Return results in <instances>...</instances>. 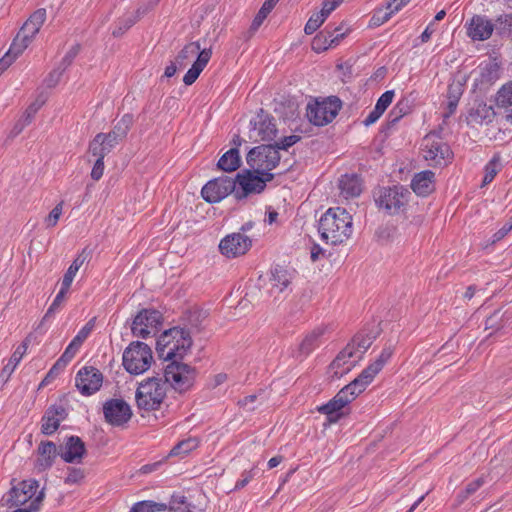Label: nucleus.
I'll return each mask as SVG.
<instances>
[{
  "instance_id": "nucleus-1",
  "label": "nucleus",
  "mask_w": 512,
  "mask_h": 512,
  "mask_svg": "<svg viewBox=\"0 0 512 512\" xmlns=\"http://www.w3.org/2000/svg\"><path fill=\"white\" fill-rule=\"evenodd\" d=\"M352 216L341 207L329 208L320 218L318 231L327 244L338 245L352 235Z\"/></svg>"
},
{
  "instance_id": "nucleus-2",
  "label": "nucleus",
  "mask_w": 512,
  "mask_h": 512,
  "mask_svg": "<svg viewBox=\"0 0 512 512\" xmlns=\"http://www.w3.org/2000/svg\"><path fill=\"white\" fill-rule=\"evenodd\" d=\"M191 346L192 338L189 331L174 327L160 335L156 343V350L161 358L172 362L182 359Z\"/></svg>"
},
{
  "instance_id": "nucleus-3",
  "label": "nucleus",
  "mask_w": 512,
  "mask_h": 512,
  "mask_svg": "<svg viewBox=\"0 0 512 512\" xmlns=\"http://www.w3.org/2000/svg\"><path fill=\"white\" fill-rule=\"evenodd\" d=\"M375 337V335L364 334L362 332L355 335L351 343H349L333 360L331 367L335 369V374L342 376L349 372L372 345Z\"/></svg>"
},
{
  "instance_id": "nucleus-4",
  "label": "nucleus",
  "mask_w": 512,
  "mask_h": 512,
  "mask_svg": "<svg viewBox=\"0 0 512 512\" xmlns=\"http://www.w3.org/2000/svg\"><path fill=\"white\" fill-rule=\"evenodd\" d=\"M365 389L366 387L355 378L326 404L318 406L317 411L326 415L329 422H337L344 415L343 409L354 401Z\"/></svg>"
},
{
  "instance_id": "nucleus-5",
  "label": "nucleus",
  "mask_w": 512,
  "mask_h": 512,
  "mask_svg": "<svg viewBox=\"0 0 512 512\" xmlns=\"http://www.w3.org/2000/svg\"><path fill=\"white\" fill-rule=\"evenodd\" d=\"M166 397V384L163 378L156 376L142 381L135 394L136 404L139 410H158Z\"/></svg>"
},
{
  "instance_id": "nucleus-6",
  "label": "nucleus",
  "mask_w": 512,
  "mask_h": 512,
  "mask_svg": "<svg viewBox=\"0 0 512 512\" xmlns=\"http://www.w3.org/2000/svg\"><path fill=\"white\" fill-rule=\"evenodd\" d=\"M421 151L425 161L433 167L447 166L453 158L450 146L437 132H430L422 139Z\"/></svg>"
},
{
  "instance_id": "nucleus-7",
  "label": "nucleus",
  "mask_w": 512,
  "mask_h": 512,
  "mask_svg": "<svg viewBox=\"0 0 512 512\" xmlns=\"http://www.w3.org/2000/svg\"><path fill=\"white\" fill-rule=\"evenodd\" d=\"M152 361V350L144 342L133 341L123 352V366L132 375H140L146 372L150 368Z\"/></svg>"
},
{
  "instance_id": "nucleus-8",
  "label": "nucleus",
  "mask_w": 512,
  "mask_h": 512,
  "mask_svg": "<svg viewBox=\"0 0 512 512\" xmlns=\"http://www.w3.org/2000/svg\"><path fill=\"white\" fill-rule=\"evenodd\" d=\"M342 108V101L337 96H329L309 102L306 116L310 123L322 127L331 123Z\"/></svg>"
},
{
  "instance_id": "nucleus-9",
  "label": "nucleus",
  "mask_w": 512,
  "mask_h": 512,
  "mask_svg": "<svg viewBox=\"0 0 512 512\" xmlns=\"http://www.w3.org/2000/svg\"><path fill=\"white\" fill-rule=\"evenodd\" d=\"M196 375L197 371L194 367L174 360L166 366L163 380L175 391L183 393L194 385Z\"/></svg>"
},
{
  "instance_id": "nucleus-10",
  "label": "nucleus",
  "mask_w": 512,
  "mask_h": 512,
  "mask_svg": "<svg viewBox=\"0 0 512 512\" xmlns=\"http://www.w3.org/2000/svg\"><path fill=\"white\" fill-rule=\"evenodd\" d=\"M248 165L257 174L271 173L280 162V153L271 144L260 145L251 149L246 157Z\"/></svg>"
},
{
  "instance_id": "nucleus-11",
  "label": "nucleus",
  "mask_w": 512,
  "mask_h": 512,
  "mask_svg": "<svg viewBox=\"0 0 512 512\" xmlns=\"http://www.w3.org/2000/svg\"><path fill=\"white\" fill-rule=\"evenodd\" d=\"M273 178L274 174L272 173L257 174L255 170H244L238 173L235 180L239 187H236L235 198L242 200L249 194L261 193L265 189L266 183Z\"/></svg>"
},
{
  "instance_id": "nucleus-12",
  "label": "nucleus",
  "mask_w": 512,
  "mask_h": 512,
  "mask_svg": "<svg viewBox=\"0 0 512 512\" xmlns=\"http://www.w3.org/2000/svg\"><path fill=\"white\" fill-rule=\"evenodd\" d=\"M46 19V10H36L28 20L23 24L20 31L12 42V51L16 54H22V52L29 46L34 39L35 35L39 32L43 23Z\"/></svg>"
},
{
  "instance_id": "nucleus-13",
  "label": "nucleus",
  "mask_w": 512,
  "mask_h": 512,
  "mask_svg": "<svg viewBox=\"0 0 512 512\" xmlns=\"http://www.w3.org/2000/svg\"><path fill=\"white\" fill-rule=\"evenodd\" d=\"M235 191L236 180L228 176H222L208 181L201 189V196L207 203L214 204L231 193L235 196Z\"/></svg>"
},
{
  "instance_id": "nucleus-14",
  "label": "nucleus",
  "mask_w": 512,
  "mask_h": 512,
  "mask_svg": "<svg viewBox=\"0 0 512 512\" xmlns=\"http://www.w3.org/2000/svg\"><path fill=\"white\" fill-rule=\"evenodd\" d=\"M162 324V314L155 309H143L135 316L131 331L133 336L146 339Z\"/></svg>"
},
{
  "instance_id": "nucleus-15",
  "label": "nucleus",
  "mask_w": 512,
  "mask_h": 512,
  "mask_svg": "<svg viewBox=\"0 0 512 512\" xmlns=\"http://www.w3.org/2000/svg\"><path fill=\"white\" fill-rule=\"evenodd\" d=\"M250 139L254 142L272 141L276 137L277 128L274 118L266 113L263 109L250 120Z\"/></svg>"
},
{
  "instance_id": "nucleus-16",
  "label": "nucleus",
  "mask_w": 512,
  "mask_h": 512,
  "mask_svg": "<svg viewBox=\"0 0 512 512\" xmlns=\"http://www.w3.org/2000/svg\"><path fill=\"white\" fill-rule=\"evenodd\" d=\"M410 194L403 186L384 188L376 202L389 214H396L407 204Z\"/></svg>"
},
{
  "instance_id": "nucleus-17",
  "label": "nucleus",
  "mask_w": 512,
  "mask_h": 512,
  "mask_svg": "<svg viewBox=\"0 0 512 512\" xmlns=\"http://www.w3.org/2000/svg\"><path fill=\"white\" fill-rule=\"evenodd\" d=\"M252 247V240L241 232L225 236L219 243V250L227 258H236L246 254Z\"/></svg>"
},
{
  "instance_id": "nucleus-18",
  "label": "nucleus",
  "mask_w": 512,
  "mask_h": 512,
  "mask_svg": "<svg viewBox=\"0 0 512 512\" xmlns=\"http://www.w3.org/2000/svg\"><path fill=\"white\" fill-rule=\"evenodd\" d=\"M38 488V481L34 479L23 480L18 485L13 486L4 499L11 507L25 505L35 499Z\"/></svg>"
},
{
  "instance_id": "nucleus-19",
  "label": "nucleus",
  "mask_w": 512,
  "mask_h": 512,
  "mask_svg": "<svg viewBox=\"0 0 512 512\" xmlns=\"http://www.w3.org/2000/svg\"><path fill=\"white\" fill-rule=\"evenodd\" d=\"M105 421L112 426H123L132 417V410L123 399H109L103 404Z\"/></svg>"
},
{
  "instance_id": "nucleus-20",
  "label": "nucleus",
  "mask_w": 512,
  "mask_h": 512,
  "mask_svg": "<svg viewBox=\"0 0 512 512\" xmlns=\"http://www.w3.org/2000/svg\"><path fill=\"white\" fill-rule=\"evenodd\" d=\"M102 383V373L92 366L81 368L75 378V385L84 396H90L96 393L101 388Z\"/></svg>"
},
{
  "instance_id": "nucleus-21",
  "label": "nucleus",
  "mask_w": 512,
  "mask_h": 512,
  "mask_svg": "<svg viewBox=\"0 0 512 512\" xmlns=\"http://www.w3.org/2000/svg\"><path fill=\"white\" fill-rule=\"evenodd\" d=\"M465 26L467 36L473 41H485L494 31L493 22L484 15H474Z\"/></svg>"
},
{
  "instance_id": "nucleus-22",
  "label": "nucleus",
  "mask_w": 512,
  "mask_h": 512,
  "mask_svg": "<svg viewBox=\"0 0 512 512\" xmlns=\"http://www.w3.org/2000/svg\"><path fill=\"white\" fill-rule=\"evenodd\" d=\"M85 454V443L78 436L68 437L59 451V455L66 463H80Z\"/></svg>"
},
{
  "instance_id": "nucleus-23",
  "label": "nucleus",
  "mask_w": 512,
  "mask_h": 512,
  "mask_svg": "<svg viewBox=\"0 0 512 512\" xmlns=\"http://www.w3.org/2000/svg\"><path fill=\"white\" fill-rule=\"evenodd\" d=\"M67 417L66 409L61 405H52L44 413L41 419V432L52 435L59 428L60 423Z\"/></svg>"
},
{
  "instance_id": "nucleus-24",
  "label": "nucleus",
  "mask_w": 512,
  "mask_h": 512,
  "mask_svg": "<svg viewBox=\"0 0 512 512\" xmlns=\"http://www.w3.org/2000/svg\"><path fill=\"white\" fill-rule=\"evenodd\" d=\"M392 355L391 348H384L379 357L368 367H366L357 377V379L367 387L374 379V377L382 370L386 362Z\"/></svg>"
},
{
  "instance_id": "nucleus-25",
  "label": "nucleus",
  "mask_w": 512,
  "mask_h": 512,
  "mask_svg": "<svg viewBox=\"0 0 512 512\" xmlns=\"http://www.w3.org/2000/svg\"><path fill=\"white\" fill-rule=\"evenodd\" d=\"M412 190L419 196H427L435 189V173L424 170L416 173L411 181Z\"/></svg>"
},
{
  "instance_id": "nucleus-26",
  "label": "nucleus",
  "mask_w": 512,
  "mask_h": 512,
  "mask_svg": "<svg viewBox=\"0 0 512 512\" xmlns=\"http://www.w3.org/2000/svg\"><path fill=\"white\" fill-rule=\"evenodd\" d=\"M495 117V111L491 105L484 102L475 103L468 112V123L470 124H489Z\"/></svg>"
},
{
  "instance_id": "nucleus-27",
  "label": "nucleus",
  "mask_w": 512,
  "mask_h": 512,
  "mask_svg": "<svg viewBox=\"0 0 512 512\" xmlns=\"http://www.w3.org/2000/svg\"><path fill=\"white\" fill-rule=\"evenodd\" d=\"M495 104L503 110L506 121L512 124V81L506 82L498 89Z\"/></svg>"
},
{
  "instance_id": "nucleus-28",
  "label": "nucleus",
  "mask_w": 512,
  "mask_h": 512,
  "mask_svg": "<svg viewBox=\"0 0 512 512\" xmlns=\"http://www.w3.org/2000/svg\"><path fill=\"white\" fill-rule=\"evenodd\" d=\"M212 56V49L211 48H204L199 53L197 59L192 64L191 68L186 72V74L183 77V82L185 85L189 86L192 85L201 72L204 70L206 65L208 64L210 58Z\"/></svg>"
},
{
  "instance_id": "nucleus-29",
  "label": "nucleus",
  "mask_w": 512,
  "mask_h": 512,
  "mask_svg": "<svg viewBox=\"0 0 512 512\" xmlns=\"http://www.w3.org/2000/svg\"><path fill=\"white\" fill-rule=\"evenodd\" d=\"M38 452V459L36 462V468L39 471H44L48 468H50L56 456L59 454L57 452L56 445L51 441H44L41 442L37 449Z\"/></svg>"
},
{
  "instance_id": "nucleus-30",
  "label": "nucleus",
  "mask_w": 512,
  "mask_h": 512,
  "mask_svg": "<svg viewBox=\"0 0 512 512\" xmlns=\"http://www.w3.org/2000/svg\"><path fill=\"white\" fill-rule=\"evenodd\" d=\"M270 293L272 295L283 292L291 282L290 273L281 266H276L270 273Z\"/></svg>"
},
{
  "instance_id": "nucleus-31",
  "label": "nucleus",
  "mask_w": 512,
  "mask_h": 512,
  "mask_svg": "<svg viewBox=\"0 0 512 512\" xmlns=\"http://www.w3.org/2000/svg\"><path fill=\"white\" fill-rule=\"evenodd\" d=\"M339 189L341 195L348 199L357 197L362 191L361 181L355 174H345L339 179Z\"/></svg>"
},
{
  "instance_id": "nucleus-32",
  "label": "nucleus",
  "mask_w": 512,
  "mask_h": 512,
  "mask_svg": "<svg viewBox=\"0 0 512 512\" xmlns=\"http://www.w3.org/2000/svg\"><path fill=\"white\" fill-rule=\"evenodd\" d=\"M28 348V339L24 340L21 345H19L15 351L13 352L12 356L8 360V363L3 367L0 378L7 382L18 364L20 363L23 355L26 353Z\"/></svg>"
},
{
  "instance_id": "nucleus-33",
  "label": "nucleus",
  "mask_w": 512,
  "mask_h": 512,
  "mask_svg": "<svg viewBox=\"0 0 512 512\" xmlns=\"http://www.w3.org/2000/svg\"><path fill=\"white\" fill-rule=\"evenodd\" d=\"M325 330L326 329L323 327H318L307 334L299 346L300 352L307 356L319 347L322 342L321 337L324 335Z\"/></svg>"
},
{
  "instance_id": "nucleus-34",
  "label": "nucleus",
  "mask_w": 512,
  "mask_h": 512,
  "mask_svg": "<svg viewBox=\"0 0 512 512\" xmlns=\"http://www.w3.org/2000/svg\"><path fill=\"white\" fill-rule=\"evenodd\" d=\"M240 164L241 158L239 150L237 148H231L220 157L217 167L225 172H233L240 167Z\"/></svg>"
},
{
  "instance_id": "nucleus-35",
  "label": "nucleus",
  "mask_w": 512,
  "mask_h": 512,
  "mask_svg": "<svg viewBox=\"0 0 512 512\" xmlns=\"http://www.w3.org/2000/svg\"><path fill=\"white\" fill-rule=\"evenodd\" d=\"M132 125V117L128 114L124 115L121 120L114 126L113 130L105 134L112 144L117 145L120 140L126 137Z\"/></svg>"
},
{
  "instance_id": "nucleus-36",
  "label": "nucleus",
  "mask_w": 512,
  "mask_h": 512,
  "mask_svg": "<svg viewBox=\"0 0 512 512\" xmlns=\"http://www.w3.org/2000/svg\"><path fill=\"white\" fill-rule=\"evenodd\" d=\"M88 253L86 250H82L81 253H79L76 258L73 260L72 264L67 269L66 273L63 276L61 285L64 286V288L71 287V284L74 280V277L76 276L77 272L79 271L80 267L85 263V261L88 258Z\"/></svg>"
},
{
  "instance_id": "nucleus-37",
  "label": "nucleus",
  "mask_w": 512,
  "mask_h": 512,
  "mask_svg": "<svg viewBox=\"0 0 512 512\" xmlns=\"http://www.w3.org/2000/svg\"><path fill=\"white\" fill-rule=\"evenodd\" d=\"M70 288L66 287L64 288L63 285H61L60 287V290L58 291L56 297L54 298L52 304L49 306V308L47 309L45 315L43 316L42 320L40 321L37 329L40 330L44 324L48 321H50L51 319H53L55 313L57 311H59L63 301H64V298L67 294V292L69 291Z\"/></svg>"
},
{
  "instance_id": "nucleus-38",
  "label": "nucleus",
  "mask_w": 512,
  "mask_h": 512,
  "mask_svg": "<svg viewBox=\"0 0 512 512\" xmlns=\"http://www.w3.org/2000/svg\"><path fill=\"white\" fill-rule=\"evenodd\" d=\"M201 51L202 50L199 42L188 43L176 56V63L179 67H185L188 60L196 55L198 56Z\"/></svg>"
},
{
  "instance_id": "nucleus-39",
  "label": "nucleus",
  "mask_w": 512,
  "mask_h": 512,
  "mask_svg": "<svg viewBox=\"0 0 512 512\" xmlns=\"http://www.w3.org/2000/svg\"><path fill=\"white\" fill-rule=\"evenodd\" d=\"M410 111L408 101L401 100L392 108L387 117V125L389 128L395 126L400 119L407 115Z\"/></svg>"
},
{
  "instance_id": "nucleus-40",
  "label": "nucleus",
  "mask_w": 512,
  "mask_h": 512,
  "mask_svg": "<svg viewBox=\"0 0 512 512\" xmlns=\"http://www.w3.org/2000/svg\"><path fill=\"white\" fill-rule=\"evenodd\" d=\"M198 440L196 438H188L178 442L169 452V456L185 457L198 447Z\"/></svg>"
},
{
  "instance_id": "nucleus-41",
  "label": "nucleus",
  "mask_w": 512,
  "mask_h": 512,
  "mask_svg": "<svg viewBox=\"0 0 512 512\" xmlns=\"http://www.w3.org/2000/svg\"><path fill=\"white\" fill-rule=\"evenodd\" d=\"M168 506L165 503L155 502L153 500H144L135 503L129 512H161Z\"/></svg>"
},
{
  "instance_id": "nucleus-42",
  "label": "nucleus",
  "mask_w": 512,
  "mask_h": 512,
  "mask_svg": "<svg viewBox=\"0 0 512 512\" xmlns=\"http://www.w3.org/2000/svg\"><path fill=\"white\" fill-rule=\"evenodd\" d=\"M493 24L499 35L510 36L512 34V14L498 16Z\"/></svg>"
},
{
  "instance_id": "nucleus-43",
  "label": "nucleus",
  "mask_w": 512,
  "mask_h": 512,
  "mask_svg": "<svg viewBox=\"0 0 512 512\" xmlns=\"http://www.w3.org/2000/svg\"><path fill=\"white\" fill-rule=\"evenodd\" d=\"M409 1L410 0H391L387 4V7H386V9L389 10V12H384V14L382 16H380L379 15L381 13V11H380V12H378V14H375L373 16V19H375L377 17V21H379L382 24V23L388 21L393 14L400 11L402 9V7H404Z\"/></svg>"
},
{
  "instance_id": "nucleus-44",
  "label": "nucleus",
  "mask_w": 512,
  "mask_h": 512,
  "mask_svg": "<svg viewBox=\"0 0 512 512\" xmlns=\"http://www.w3.org/2000/svg\"><path fill=\"white\" fill-rule=\"evenodd\" d=\"M136 21L137 19L132 15L119 18L115 23L114 29L112 30V35L114 37H121L136 23Z\"/></svg>"
},
{
  "instance_id": "nucleus-45",
  "label": "nucleus",
  "mask_w": 512,
  "mask_h": 512,
  "mask_svg": "<svg viewBox=\"0 0 512 512\" xmlns=\"http://www.w3.org/2000/svg\"><path fill=\"white\" fill-rule=\"evenodd\" d=\"M274 7V3L270 2L269 0H266L263 3L260 10L258 11V13L256 14V16L254 17L250 29L252 31H256L261 26L263 21L267 18L268 14L273 10Z\"/></svg>"
},
{
  "instance_id": "nucleus-46",
  "label": "nucleus",
  "mask_w": 512,
  "mask_h": 512,
  "mask_svg": "<svg viewBox=\"0 0 512 512\" xmlns=\"http://www.w3.org/2000/svg\"><path fill=\"white\" fill-rule=\"evenodd\" d=\"M104 139V133H98L89 144V152L97 159H104L107 155V150L103 148Z\"/></svg>"
},
{
  "instance_id": "nucleus-47",
  "label": "nucleus",
  "mask_w": 512,
  "mask_h": 512,
  "mask_svg": "<svg viewBox=\"0 0 512 512\" xmlns=\"http://www.w3.org/2000/svg\"><path fill=\"white\" fill-rule=\"evenodd\" d=\"M499 157L494 156L486 165H485V175L483 178V185H487L493 181L495 176L499 171Z\"/></svg>"
},
{
  "instance_id": "nucleus-48",
  "label": "nucleus",
  "mask_w": 512,
  "mask_h": 512,
  "mask_svg": "<svg viewBox=\"0 0 512 512\" xmlns=\"http://www.w3.org/2000/svg\"><path fill=\"white\" fill-rule=\"evenodd\" d=\"M461 92L458 86H449L448 88V112L444 115L445 118H448L451 114H453L457 108L458 101L460 98Z\"/></svg>"
},
{
  "instance_id": "nucleus-49",
  "label": "nucleus",
  "mask_w": 512,
  "mask_h": 512,
  "mask_svg": "<svg viewBox=\"0 0 512 512\" xmlns=\"http://www.w3.org/2000/svg\"><path fill=\"white\" fill-rule=\"evenodd\" d=\"M324 31L327 34L330 46L335 47L345 37L348 30H344L343 26L340 25L332 30H330L329 27H326Z\"/></svg>"
},
{
  "instance_id": "nucleus-50",
  "label": "nucleus",
  "mask_w": 512,
  "mask_h": 512,
  "mask_svg": "<svg viewBox=\"0 0 512 512\" xmlns=\"http://www.w3.org/2000/svg\"><path fill=\"white\" fill-rule=\"evenodd\" d=\"M94 326V320H90L85 326H83L76 336L72 339V343L77 347H81L83 342L88 338Z\"/></svg>"
},
{
  "instance_id": "nucleus-51",
  "label": "nucleus",
  "mask_w": 512,
  "mask_h": 512,
  "mask_svg": "<svg viewBox=\"0 0 512 512\" xmlns=\"http://www.w3.org/2000/svg\"><path fill=\"white\" fill-rule=\"evenodd\" d=\"M329 40L325 31L317 34L312 41V49L319 53L330 48Z\"/></svg>"
},
{
  "instance_id": "nucleus-52",
  "label": "nucleus",
  "mask_w": 512,
  "mask_h": 512,
  "mask_svg": "<svg viewBox=\"0 0 512 512\" xmlns=\"http://www.w3.org/2000/svg\"><path fill=\"white\" fill-rule=\"evenodd\" d=\"M500 65L497 62H490L483 68L482 76L487 81H495L499 78Z\"/></svg>"
},
{
  "instance_id": "nucleus-53",
  "label": "nucleus",
  "mask_w": 512,
  "mask_h": 512,
  "mask_svg": "<svg viewBox=\"0 0 512 512\" xmlns=\"http://www.w3.org/2000/svg\"><path fill=\"white\" fill-rule=\"evenodd\" d=\"M394 95L395 94L393 90L385 91L377 100L375 109H377V111H380L383 114L385 110L389 107V105L392 103Z\"/></svg>"
},
{
  "instance_id": "nucleus-54",
  "label": "nucleus",
  "mask_w": 512,
  "mask_h": 512,
  "mask_svg": "<svg viewBox=\"0 0 512 512\" xmlns=\"http://www.w3.org/2000/svg\"><path fill=\"white\" fill-rule=\"evenodd\" d=\"M80 48L81 47L79 44H75L66 52L61 62L59 63V66L62 68V70H66L72 64L80 52Z\"/></svg>"
},
{
  "instance_id": "nucleus-55",
  "label": "nucleus",
  "mask_w": 512,
  "mask_h": 512,
  "mask_svg": "<svg viewBox=\"0 0 512 512\" xmlns=\"http://www.w3.org/2000/svg\"><path fill=\"white\" fill-rule=\"evenodd\" d=\"M63 202L58 203L45 218L46 227H54L57 225L60 216L62 215Z\"/></svg>"
},
{
  "instance_id": "nucleus-56",
  "label": "nucleus",
  "mask_w": 512,
  "mask_h": 512,
  "mask_svg": "<svg viewBox=\"0 0 512 512\" xmlns=\"http://www.w3.org/2000/svg\"><path fill=\"white\" fill-rule=\"evenodd\" d=\"M325 21L317 13H314L307 21L304 32L307 35L313 34Z\"/></svg>"
},
{
  "instance_id": "nucleus-57",
  "label": "nucleus",
  "mask_w": 512,
  "mask_h": 512,
  "mask_svg": "<svg viewBox=\"0 0 512 512\" xmlns=\"http://www.w3.org/2000/svg\"><path fill=\"white\" fill-rule=\"evenodd\" d=\"M342 1L343 0L324 1L322 4V9L320 12H317V14L325 21L331 12L334 11L342 3Z\"/></svg>"
},
{
  "instance_id": "nucleus-58",
  "label": "nucleus",
  "mask_w": 512,
  "mask_h": 512,
  "mask_svg": "<svg viewBox=\"0 0 512 512\" xmlns=\"http://www.w3.org/2000/svg\"><path fill=\"white\" fill-rule=\"evenodd\" d=\"M300 140H301V137L298 135L285 136L280 141L276 142L273 146H275L278 151L279 150H288V148L295 145Z\"/></svg>"
},
{
  "instance_id": "nucleus-59",
  "label": "nucleus",
  "mask_w": 512,
  "mask_h": 512,
  "mask_svg": "<svg viewBox=\"0 0 512 512\" xmlns=\"http://www.w3.org/2000/svg\"><path fill=\"white\" fill-rule=\"evenodd\" d=\"M64 71L59 65L53 69L45 79L47 87H55L59 83Z\"/></svg>"
},
{
  "instance_id": "nucleus-60",
  "label": "nucleus",
  "mask_w": 512,
  "mask_h": 512,
  "mask_svg": "<svg viewBox=\"0 0 512 512\" xmlns=\"http://www.w3.org/2000/svg\"><path fill=\"white\" fill-rule=\"evenodd\" d=\"M84 478V472L80 468H69L65 478L66 484H77Z\"/></svg>"
},
{
  "instance_id": "nucleus-61",
  "label": "nucleus",
  "mask_w": 512,
  "mask_h": 512,
  "mask_svg": "<svg viewBox=\"0 0 512 512\" xmlns=\"http://www.w3.org/2000/svg\"><path fill=\"white\" fill-rule=\"evenodd\" d=\"M256 473V468L243 471V473L241 474V478L236 482L234 489L239 490L244 488L254 478Z\"/></svg>"
},
{
  "instance_id": "nucleus-62",
  "label": "nucleus",
  "mask_w": 512,
  "mask_h": 512,
  "mask_svg": "<svg viewBox=\"0 0 512 512\" xmlns=\"http://www.w3.org/2000/svg\"><path fill=\"white\" fill-rule=\"evenodd\" d=\"M19 55L20 54H16L15 51H12L11 45L8 52L0 59V74L3 73Z\"/></svg>"
},
{
  "instance_id": "nucleus-63",
  "label": "nucleus",
  "mask_w": 512,
  "mask_h": 512,
  "mask_svg": "<svg viewBox=\"0 0 512 512\" xmlns=\"http://www.w3.org/2000/svg\"><path fill=\"white\" fill-rule=\"evenodd\" d=\"M43 498H44V492H43V490H41L37 494L35 499L32 500L27 507L18 508L16 510H14L13 512H36V511H38L39 505H40L41 501L43 500Z\"/></svg>"
},
{
  "instance_id": "nucleus-64",
  "label": "nucleus",
  "mask_w": 512,
  "mask_h": 512,
  "mask_svg": "<svg viewBox=\"0 0 512 512\" xmlns=\"http://www.w3.org/2000/svg\"><path fill=\"white\" fill-rule=\"evenodd\" d=\"M512 230V217L492 236V243L502 240Z\"/></svg>"
}]
</instances>
